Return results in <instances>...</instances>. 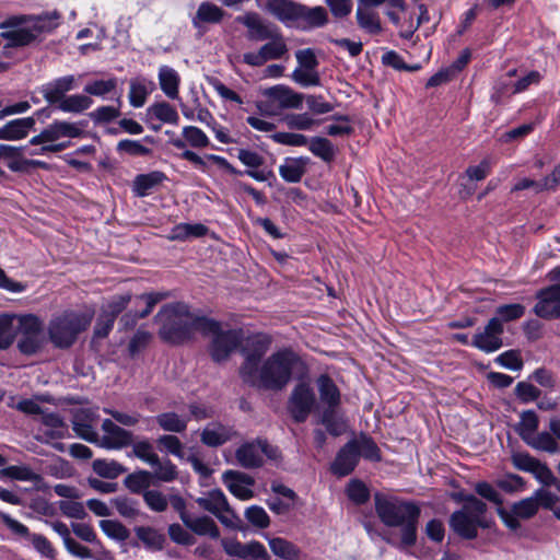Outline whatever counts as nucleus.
<instances>
[{
  "label": "nucleus",
  "instance_id": "obj_16",
  "mask_svg": "<svg viewBox=\"0 0 560 560\" xmlns=\"http://www.w3.org/2000/svg\"><path fill=\"white\" fill-rule=\"evenodd\" d=\"M535 314L545 319L560 318V284H551L536 293Z\"/></svg>",
  "mask_w": 560,
  "mask_h": 560
},
{
  "label": "nucleus",
  "instance_id": "obj_58",
  "mask_svg": "<svg viewBox=\"0 0 560 560\" xmlns=\"http://www.w3.org/2000/svg\"><path fill=\"white\" fill-rule=\"evenodd\" d=\"M525 313V307L522 304L515 303V304H505L500 305L493 318L500 319V323L504 322H511L521 318Z\"/></svg>",
  "mask_w": 560,
  "mask_h": 560
},
{
  "label": "nucleus",
  "instance_id": "obj_2",
  "mask_svg": "<svg viewBox=\"0 0 560 560\" xmlns=\"http://www.w3.org/2000/svg\"><path fill=\"white\" fill-rule=\"evenodd\" d=\"M375 512L381 522L388 527L399 528V534L390 533L383 539L398 549L411 548L417 542L420 506L413 501L375 493Z\"/></svg>",
  "mask_w": 560,
  "mask_h": 560
},
{
  "label": "nucleus",
  "instance_id": "obj_26",
  "mask_svg": "<svg viewBox=\"0 0 560 560\" xmlns=\"http://www.w3.org/2000/svg\"><path fill=\"white\" fill-rule=\"evenodd\" d=\"M102 429L104 435L101 440H98L101 446L107 448H120L131 442L130 433L127 430L118 427L109 419H105L103 421Z\"/></svg>",
  "mask_w": 560,
  "mask_h": 560
},
{
  "label": "nucleus",
  "instance_id": "obj_12",
  "mask_svg": "<svg viewBox=\"0 0 560 560\" xmlns=\"http://www.w3.org/2000/svg\"><path fill=\"white\" fill-rule=\"evenodd\" d=\"M264 95L268 98L266 105L269 108L267 110L269 115H276L279 109L302 107L303 95L287 85L279 84L269 88L264 92Z\"/></svg>",
  "mask_w": 560,
  "mask_h": 560
},
{
  "label": "nucleus",
  "instance_id": "obj_32",
  "mask_svg": "<svg viewBox=\"0 0 560 560\" xmlns=\"http://www.w3.org/2000/svg\"><path fill=\"white\" fill-rule=\"evenodd\" d=\"M185 526L199 536H209L212 539L220 537V530L215 522L209 516H189L184 522Z\"/></svg>",
  "mask_w": 560,
  "mask_h": 560
},
{
  "label": "nucleus",
  "instance_id": "obj_35",
  "mask_svg": "<svg viewBox=\"0 0 560 560\" xmlns=\"http://www.w3.org/2000/svg\"><path fill=\"white\" fill-rule=\"evenodd\" d=\"M306 163L307 159L304 158H288L279 166V174L287 183H299L305 173Z\"/></svg>",
  "mask_w": 560,
  "mask_h": 560
},
{
  "label": "nucleus",
  "instance_id": "obj_24",
  "mask_svg": "<svg viewBox=\"0 0 560 560\" xmlns=\"http://www.w3.org/2000/svg\"><path fill=\"white\" fill-rule=\"evenodd\" d=\"M300 4L293 0H266L264 10L281 23L289 25L298 22Z\"/></svg>",
  "mask_w": 560,
  "mask_h": 560
},
{
  "label": "nucleus",
  "instance_id": "obj_17",
  "mask_svg": "<svg viewBox=\"0 0 560 560\" xmlns=\"http://www.w3.org/2000/svg\"><path fill=\"white\" fill-rule=\"evenodd\" d=\"M82 135L79 124L56 120L47 126L39 135L30 140V144L55 142L60 138H77Z\"/></svg>",
  "mask_w": 560,
  "mask_h": 560
},
{
  "label": "nucleus",
  "instance_id": "obj_60",
  "mask_svg": "<svg viewBox=\"0 0 560 560\" xmlns=\"http://www.w3.org/2000/svg\"><path fill=\"white\" fill-rule=\"evenodd\" d=\"M347 494L357 504L365 503L370 498L368 487L358 479L351 480L347 486Z\"/></svg>",
  "mask_w": 560,
  "mask_h": 560
},
{
  "label": "nucleus",
  "instance_id": "obj_28",
  "mask_svg": "<svg viewBox=\"0 0 560 560\" xmlns=\"http://www.w3.org/2000/svg\"><path fill=\"white\" fill-rule=\"evenodd\" d=\"M237 159L248 167L244 173L257 182H265L271 172L259 171L258 168L264 164V158L256 151L240 149L237 151Z\"/></svg>",
  "mask_w": 560,
  "mask_h": 560
},
{
  "label": "nucleus",
  "instance_id": "obj_5",
  "mask_svg": "<svg viewBox=\"0 0 560 560\" xmlns=\"http://www.w3.org/2000/svg\"><path fill=\"white\" fill-rule=\"evenodd\" d=\"M456 499L463 501V506L451 515L450 526L459 537L475 539L479 527L491 526V521L486 517L487 504L472 494H458Z\"/></svg>",
  "mask_w": 560,
  "mask_h": 560
},
{
  "label": "nucleus",
  "instance_id": "obj_36",
  "mask_svg": "<svg viewBox=\"0 0 560 560\" xmlns=\"http://www.w3.org/2000/svg\"><path fill=\"white\" fill-rule=\"evenodd\" d=\"M159 81L161 90L168 98H177L180 78L176 70L168 66H162L159 70Z\"/></svg>",
  "mask_w": 560,
  "mask_h": 560
},
{
  "label": "nucleus",
  "instance_id": "obj_4",
  "mask_svg": "<svg viewBox=\"0 0 560 560\" xmlns=\"http://www.w3.org/2000/svg\"><path fill=\"white\" fill-rule=\"evenodd\" d=\"M160 337L170 343L179 345L190 340L196 331L214 326L210 318L195 315L185 303L164 305L159 312Z\"/></svg>",
  "mask_w": 560,
  "mask_h": 560
},
{
  "label": "nucleus",
  "instance_id": "obj_25",
  "mask_svg": "<svg viewBox=\"0 0 560 560\" xmlns=\"http://www.w3.org/2000/svg\"><path fill=\"white\" fill-rule=\"evenodd\" d=\"M77 86L74 75H65L57 78L42 88V94L49 104H59L66 98V93Z\"/></svg>",
  "mask_w": 560,
  "mask_h": 560
},
{
  "label": "nucleus",
  "instance_id": "obj_40",
  "mask_svg": "<svg viewBox=\"0 0 560 560\" xmlns=\"http://www.w3.org/2000/svg\"><path fill=\"white\" fill-rule=\"evenodd\" d=\"M93 104V100L89 95L72 94L61 100L57 107L65 113L79 114L89 109Z\"/></svg>",
  "mask_w": 560,
  "mask_h": 560
},
{
  "label": "nucleus",
  "instance_id": "obj_51",
  "mask_svg": "<svg viewBox=\"0 0 560 560\" xmlns=\"http://www.w3.org/2000/svg\"><path fill=\"white\" fill-rule=\"evenodd\" d=\"M93 470L103 478L115 479L121 475L125 469L115 460L96 459L93 463Z\"/></svg>",
  "mask_w": 560,
  "mask_h": 560
},
{
  "label": "nucleus",
  "instance_id": "obj_41",
  "mask_svg": "<svg viewBox=\"0 0 560 560\" xmlns=\"http://www.w3.org/2000/svg\"><path fill=\"white\" fill-rule=\"evenodd\" d=\"M308 150L325 162H331L335 159L336 150L330 140L323 137H313L308 140Z\"/></svg>",
  "mask_w": 560,
  "mask_h": 560
},
{
  "label": "nucleus",
  "instance_id": "obj_56",
  "mask_svg": "<svg viewBox=\"0 0 560 560\" xmlns=\"http://www.w3.org/2000/svg\"><path fill=\"white\" fill-rule=\"evenodd\" d=\"M1 477H7L13 480L32 481L37 475L27 466L12 465L0 470Z\"/></svg>",
  "mask_w": 560,
  "mask_h": 560
},
{
  "label": "nucleus",
  "instance_id": "obj_39",
  "mask_svg": "<svg viewBox=\"0 0 560 560\" xmlns=\"http://www.w3.org/2000/svg\"><path fill=\"white\" fill-rule=\"evenodd\" d=\"M350 441L355 442L354 448L359 458L362 456L363 458L371 462L381 460L380 448L370 436L362 434L359 438H354Z\"/></svg>",
  "mask_w": 560,
  "mask_h": 560
},
{
  "label": "nucleus",
  "instance_id": "obj_63",
  "mask_svg": "<svg viewBox=\"0 0 560 560\" xmlns=\"http://www.w3.org/2000/svg\"><path fill=\"white\" fill-rule=\"evenodd\" d=\"M145 504L154 512H163L167 509L168 501L166 497L158 490H147L142 492Z\"/></svg>",
  "mask_w": 560,
  "mask_h": 560
},
{
  "label": "nucleus",
  "instance_id": "obj_48",
  "mask_svg": "<svg viewBox=\"0 0 560 560\" xmlns=\"http://www.w3.org/2000/svg\"><path fill=\"white\" fill-rule=\"evenodd\" d=\"M15 322L14 315L3 314L0 316V350L8 349L14 341Z\"/></svg>",
  "mask_w": 560,
  "mask_h": 560
},
{
  "label": "nucleus",
  "instance_id": "obj_55",
  "mask_svg": "<svg viewBox=\"0 0 560 560\" xmlns=\"http://www.w3.org/2000/svg\"><path fill=\"white\" fill-rule=\"evenodd\" d=\"M118 513L125 518H135L138 515V502L126 495H120L112 500Z\"/></svg>",
  "mask_w": 560,
  "mask_h": 560
},
{
  "label": "nucleus",
  "instance_id": "obj_6",
  "mask_svg": "<svg viewBox=\"0 0 560 560\" xmlns=\"http://www.w3.org/2000/svg\"><path fill=\"white\" fill-rule=\"evenodd\" d=\"M92 319L93 313L91 312L66 311L56 315L49 322V339L57 348H70L78 336L88 329Z\"/></svg>",
  "mask_w": 560,
  "mask_h": 560
},
{
  "label": "nucleus",
  "instance_id": "obj_52",
  "mask_svg": "<svg viewBox=\"0 0 560 560\" xmlns=\"http://www.w3.org/2000/svg\"><path fill=\"white\" fill-rule=\"evenodd\" d=\"M7 166L12 172L22 173H26L31 168H49V165L44 161L24 159L21 152L18 155H15V158H13L11 161L7 162Z\"/></svg>",
  "mask_w": 560,
  "mask_h": 560
},
{
  "label": "nucleus",
  "instance_id": "obj_19",
  "mask_svg": "<svg viewBox=\"0 0 560 560\" xmlns=\"http://www.w3.org/2000/svg\"><path fill=\"white\" fill-rule=\"evenodd\" d=\"M224 551L229 556L237 557L244 560H270L265 546L256 540L247 544L237 540H223Z\"/></svg>",
  "mask_w": 560,
  "mask_h": 560
},
{
  "label": "nucleus",
  "instance_id": "obj_20",
  "mask_svg": "<svg viewBox=\"0 0 560 560\" xmlns=\"http://www.w3.org/2000/svg\"><path fill=\"white\" fill-rule=\"evenodd\" d=\"M236 22L247 27V38L249 40H267L273 38L278 32L277 26H272L265 22L256 12H247L237 16Z\"/></svg>",
  "mask_w": 560,
  "mask_h": 560
},
{
  "label": "nucleus",
  "instance_id": "obj_57",
  "mask_svg": "<svg viewBox=\"0 0 560 560\" xmlns=\"http://www.w3.org/2000/svg\"><path fill=\"white\" fill-rule=\"evenodd\" d=\"M284 121L288 128L295 130H312L318 122L306 113L290 114L284 118Z\"/></svg>",
  "mask_w": 560,
  "mask_h": 560
},
{
  "label": "nucleus",
  "instance_id": "obj_8",
  "mask_svg": "<svg viewBox=\"0 0 560 560\" xmlns=\"http://www.w3.org/2000/svg\"><path fill=\"white\" fill-rule=\"evenodd\" d=\"M18 348L23 354H34L44 345L43 322L33 314L14 315Z\"/></svg>",
  "mask_w": 560,
  "mask_h": 560
},
{
  "label": "nucleus",
  "instance_id": "obj_15",
  "mask_svg": "<svg viewBox=\"0 0 560 560\" xmlns=\"http://www.w3.org/2000/svg\"><path fill=\"white\" fill-rule=\"evenodd\" d=\"M270 42L262 45L257 52H246L243 55V61L252 67H260L268 60L280 59L287 51V44L279 33H276L273 38H269Z\"/></svg>",
  "mask_w": 560,
  "mask_h": 560
},
{
  "label": "nucleus",
  "instance_id": "obj_34",
  "mask_svg": "<svg viewBox=\"0 0 560 560\" xmlns=\"http://www.w3.org/2000/svg\"><path fill=\"white\" fill-rule=\"evenodd\" d=\"M355 19L359 27L364 32L371 35H375L382 32L380 15L372 8L358 7Z\"/></svg>",
  "mask_w": 560,
  "mask_h": 560
},
{
  "label": "nucleus",
  "instance_id": "obj_29",
  "mask_svg": "<svg viewBox=\"0 0 560 560\" xmlns=\"http://www.w3.org/2000/svg\"><path fill=\"white\" fill-rule=\"evenodd\" d=\"M34 126L35 119L33 117L10 120L0 128V139L11 141L23 139L28 135Z\"/></svg>",
  "mask_w": 560,
  "mask_h": 560
},
{
  "label": "nucleus",
  "instance_id": "obj_45",
  "mask_svg": "<svg viewBox=\"0 0 560 560\" xmlns=\"http://www.w3.org/2000/svg\"><path fill=\"white\" fill-rule=\"evenodd\" d=\"M526 444L535 450L550 454H556L560 451V446L556 439L551 433L546 431L535 434L528 442H526Z\"/></svg>",
  "mask_w": 560,
  "mask_h": 560
},
{
  "label": "nucleus",
  "instance_id": "obj_38",
  "mask_svg": "<svg viewBox=\"0 0 560 560\" xmlns=\"http://www.w3.org/2000/svg\"><path fill=\"white\" fill-rule=\"evenodd\" d=\"M147 109H149L150 119L160 120L163 124H172L177 125L179 120V116L177 110L167 102H158L150 105Z\"/></svg>",
  "mask_w": 560,
  "mask_h": 560
},
{
  "label": "nucleus",
  "instance_id": "obj_59",
  "mask_svg": "<svg viewBox=\"0 0 560 560\" xmlns=\"http://www.w3.org/2000/svg\"><path fill=\"white\" fill-rule=\"evenodd\" d=\"M495 362L509 370L520 371L523 369L524 362L518 350H508L495 358Z\"/></svg>",
  "mask_w": 560,
  "mask_h": 560
},
{
  "label": "nucleus",
  "instance_id": "obj_53",
  "mask_svg": "<svg viewBox=\"0 0 560 560\" xmlns=\"http://www.w3.org/2000/svg\"><path fill=\"white\" fill-rule=\"evenodd\" d=\"M100 527L106 536L118 541H125L129 537V530L119 522L103 520Z\"/></svg>",
  "mask_w": 560,
  "mask_h": 560
},
{
  "label": "nucleus",
  "instance_id": "obj_64",
  "mask_svg": "<svg viewBox=\"0 0 560 560\" xmlns=\"http://www.w3.org/2000/svg\"><path fill=\"white\" fill-rule=\"evenodd\" d=\"M33 545L34 549L43 557L55 559L56 550L51 542L42 534H32L27 539Z\"/></svg>",
  "mask_w": 560,
  "mask_h": 560
},
{
  "label": "nucleus",
  "instance_id": "obj_33",
  "mask_svg": "<svg viewBox=\"0 0 560 560\" xmlns=\"http://www.w3.org/2000/svg\"><path fill=\"white\" fill-rule=\"evenodd\" d=\"M224 11L220 7L205 1L198 7L192 18V24L195 27H200L202 24H217L222 21Z\"/></svg>",
  "mask_w": 560,
  "mask_h": 560
},
{
  "label": "nucleus",
  "instance_id": "obj_22",
  "mask_svg": "<svg viewBox=\"0 0 560 560\" xmlns=\"http://www.w3.org/2000/svg\"><path fill=\"white\" fill-rule=\"evenodd\" d=\"M97 416L90 409H81L74 412L72 418V429L77 436L90 443H98L100 436L94 425Z\"/></svg>",
  "mask_w": 560,
  "mask_h": 560
},
{
  "label": "nucleus",
  "instance_id": "obj_3",
  "mask_svg": "<svg viewBox=\"0 0 560 560\" xmlns=\"http://www.w3.org/2000/svg\"><path fill=\"white\" fill-rule=\"evenodd\" d=\"M61 15L57 12L43 14H16L7 18L0 23V38L7 44L3 46L0 58L12 57V48H22L40 40L43 34L51 33L59 25Z\"/></svg>",
  "mask_w": 560,
  "mask_h": 560
},
{
  "label": "nucleus",
  "instance_id": "obj_31",
  "mask_svg": "<svg viewBox=\"0 0 560 560\" xmlns=\"http://www.w3.org/2000/svg\"><path fill=\"white\" fill-rule=\"evenodd\" d=\"M298 21L304 24L305 28H319L328 23V13L323 7L308 8L300 4Z\"/></svg>",
  "mask_w": 560,
  "mask_h": 560
},
{
  "label": "nucleus",
  "instance_id": "obj_50",
  "mask_svg": "<svg viewBox=\"0 0 560 560\" xmlns=\"http://www.w3.org/2000/svg\"><path fill=\"white\" fill-rule=\"evenodd\" d=\"M292 80L303 88L320 85V77L314 68H295L291 74Z\"/></svg>",
  "mask_w": 560,
  "mask_h": 560
},
{
  "label": "nucleus",
  "instance_id": "obj_11",
  "mask_svg": "<svg viewBox=\"0 0 560 560\" xmlns=\"http://www.w3.org/2000/svg\"><path fill=\"white\" fill-rule=\"evenodd\" d=\"M288 409L295 422H304L312 411H317L313 388L306 383H299L290 395Z\"/></svg>",
  "mask_w": 560,
  "mask_h": 560
},
{
  "label": "nucleus",
  "instance_id": "obj_49",
  "mask_svg": "<svg viewBox=\"0 0 560 560\" xmlns=\"http://www.w3.org/2000/svg\"><path fill=\"white\" fill-rule=\"evenodd\" d=\"M117 79L110 78L108 80H95L89 82L83 91L88 95L104 97L107 94L116 93Z\"/></svg>",
  "mask_w": 560,
  "mask_h": 560
},
{
  "label": "nucleus",
  "instance_id": "obj_54",
  "mask_svg": "<svg viewBox=\"0 0 560 560\" xmlns=\"http://www.w3.org/2000/svg\"><path fill=\"white\" fill-rule=\"evenodd\" d=\"M158 445L161 451L174 455L178 458H184V445L176 435H162L158 439Z\"/></svg>",
  "mask_w": 560,
  "mask_h": 560
},
{
  "label": "nucleus",
  "instance_id": "obj_37",
  "mask_svg": "<svg viewBox=\"0 0 560 560\" xmlns=\"http://www.w3.org/2000/svg\"><path fill=\"white\" fill-rule=\"evenodd\" d=\"M198 505L212 513L214 516L219 512H224L228 509V499L220 489L209 491L205 497L196 499Z\"/></svg>",
  "mask_w": 560,
  "mask_h": 560
},
{
  "label": "nucleus",
  "instance_id": "obj_1",
  "mask_svg": "<svg viewBox=\"0 0 560 560\" xmlns=\"http://www.w3.org/2000/svg\"><path fill=\"white\" fill-rule=\"evenodd\" d=\"M271 345L267 335L249 338L242 349L244 362L240 376L248 385L264 390H282L291 381L299 357L291 349H281L262 360Z\"/></svg>",
  "mask_w": 560,
  "mask_h": 560
},
{
  "label": "nucleus",
  "instance_id": "obj_30",
  "mask_svg": "<svg viewBox=\"0 0 560 560\" xmlns=\"http://www.w3.org/2000/svg\"><path fill=\"white\" fill-rule=\"evenodd\" d=\"M182 137L183 139H175L172 141V144L176 149H185L187 145L195 149H203L210 144L208 136L196 126H185L182 129Z\"/></svg>",
  "mask_w": 560,
  "mask_h": 560
},
{
  "label": "nucleus",
  "instance_id": "obj_21",
  "mask_svg": "<svg viewBox=\"0 0 560 560\" xmlns=\"http://www.w3.org/2000/svg\"><path fill=\"white\" fill-rule=\"evenodd\" d=\"M316 386L319 395V402L316 404L317 411L338 409L341 402V394L332 378L327 374H322L316 378Z\"/></svg>",
  "mask_w": 560,
  "mask_h": 560
},
{
  "label": "nucleus",
  "instance_id": "obj_42",
  "mask_svg": "<svg viewBox=\"0 0 560 560\" xmlns=\"http://www.w3.org/2000/svg\"><path fill=\"white\" fill-rule=\"evenodd\" d=\"M187 417H182L175 412H164L156 417L158 424L168 432L180 433L184 432L188 423Z\"/></svg>",
  "mask_w": 560,
  "mask_h": 560
},
{
  "label": "nucleus",
  "instance_id": "obj_9",
  "mask_svg": "<svg viewBox=\"0 0 560 560\" xmlns=\"http://www.w3.org/2000/svg\"><path fill=\"white\" fill-rule=\"evenodd\" d=\"M142 462L150 465L152 469V471L142 470V490L154 485V480L171 482L177 478V467L170 459H161L158 454L151 452L150 444L144 441H142Z\"/></svg>",
  "mask_w": 560,
  "mask_h": 560
},
{
  "label": "nucleus",
  "instance_id": "obj_10",
  "mask_svg": "<svg viewBox=\"0 0 560 560\" xmlns=\"http://www.w3.org/2000/svg\"><path fill=\"white\" fill-rule=\"evenodd\" d=\"M265 457L272 460H277L280 457L279 448L270 445L266 440L244 443L235 451L237 463L246 469L261 467Z\"/></svg>",
  "mask_w": 560,
  "mask_h": 560
},
{
  "label": "nucleus",
  "instance_id": "obj_47",
  "mask_svg": "<svg viewBox=\"0 0 560 560\" xmlns=\"http://www.w3.org/2000/svg\"><path fill=\"white\" fill-rule=\"evenodd\" d=\"M271 551L285 560H295L300 557V550L292 542L283 538H272L269 540Z\"/></svg>",
  "mask_w": 560,
  "mask_h": 560
},
{
  "label": "nucleus",
  "instance_id": "obj_62",
  "mask_svg": "<svg viewBox=\"0 0 560 560\" xmlns=\"http://www.w3.org/2000/svg\"><path fill=\"white\" fill-rule=\"evenodd\" d=\"M246 520L258 528H267L270 524V518L267 512L259 505H252L245 511Z\"/></svg>",
  "mask_w": 560,
  "mask_h": 560
},
{
  "label": "nucleus",
  "instance_id": "obj_23",
  "mask_svg": "<svg viewBox=\"0 0 560 560\" xmlns=\"http://www.w3.org/2000/svg\"><path fill=\"white\" fill-rule=\"evenodd\" d=\"M354 447L355 442L349 441L339 450L330 466L335 476L345 477L354 470L360 459Z\"/></svg>",
  "mask_w": 560,
  "mask_h": 560
},
{
  "label": "nucleus",
  "instance_id": "obj_61",
  "mask_svg": "<svg viewBox=\"0 0 560 560\" xmlns=\"http://www.w3.org/2000/svg\"><path fill=\"white\" fill-rule=\"evenodd\" d=\"M336 124L328 125L325 132L331 137L349 136L353 132V127L350 124V118L346 115L335 116Z\"/></svg>",
  "mask_w": 560,
  "mask_h": 560
},
{
  "label": "nucleus",
  "instance_id": "obj_27",
  "mask_svg": "<svg viewBox=\"0 0 560 560\" xmlns=\"http://www.w3.org/2000/svg\"><path fill=\"white\" fill-rule=\"evenodd\" d=\"M235 431L220 422L208 423L200 434L201 442L209 447H218L231 441Z\"/></svg>",
  "mask_w": 560,
  "mask_h": 560
},
{
  "label": "nucleus",
  "instance_id": "obj_7",
  "mask_svg": "<svg viewBox=\"0 0 560 560\" xmlns=\"http://www.w3.org/2000/svg\"><path fill=\"white\" fill-rule=\"evenodd\" d=\"M214 326L210 329H201V334L206 337H211L208 347L211 359L221 363L226 361L230 355L238 349L243 341V332L241 329H226L223 330L221 323L211 319Z\"/></svg>",
  "mask_w": 560,
  "mask_h": 560
},
{
  "label": "nucleus",
  "instance_id": "obj_43",
  "mask_svg": "<svg viewBox=\"0 0 560 560\" xmlns=\"http://www.w3.org/2000/svg\"><path fill=\"white\" fill-rule=\"evenodd\" d=\"M40 420L44 425L50 429L51 438L62 439L68 435V427L58 413L47 412L44 409Z\"/></svg>",
  "mask_w": 560,
  "mask_h": 560
},
{
  "label": "nucleus",
  "instance_id": "obj_13",
  "mask_svg": "<svg viewBox=\"0 0 560 560\" xmlns=\"http://www.w3.org/2000/svg\"><path fill=\"white\" fill-rule=\"evenodd\" d=\"M538 512V504L533 495L522 499L512 504L511 510L497 508V513L511 530H517L521 527L520 518L529 520Z\"/></svg>",
  "mask_w": 560,
  "mask_h": 560
},
{
  "label": "nucleus",
  "instance_id": "obj_44",
  "mask_svg": "<svg viewBox=\"0 0 560 560\" xmlns=\"http://www.w3.org/2000/svg\"><path fill=\"white\" fill-rule=\"evenodd\" d=\"M319 422L326 430L334 436L341 435L346 430V424L342 418L338 416V409L322 410Z\"/></svg>",
  "mask_w": 560,
  "mask_h": 560
},
{
  "label": "nucleus",
  "instance_id": "obj_14",
  "mask_svg": "<svg viewBox=\"0 0 560 560\" xmlns=\"http://www.w3.org/2000/svg\"><path fill=\"white\" fill-rule=\"evenodd\" d=\"M504 326L498 318H490L483 330L474 335L470 346L483 351L492 353L503 347L502 335Z\"/></svg>",
  "mask_w": 560,
  "mask_h": 560
},
{
  "label": "nucleus",
  "instance_id": "obj_18",
  "mask_svg": "<svg viewBox=\"0 0 560 560\" xmlns=\"http://www.w3.org/2000/svg\"><path fill=\"white\" fill-rule=\"evenodd\" d=\"M222 481L237 499L246 501L254 498L255 479L248 474L232 469L226 470L222 474Z\"/></svg>",
  "mask_w": 560,
  "mask_h": 560
},
{
  "label": "nucleus",
  "instance_id": "obj_46",
  "mask_svg": "<svg viewBox=\"0 0 560 560\" xmlns=\"http://www.w3.org/2000/svg\"><path fill=\"white\" fill-rule=\"evenodd\" d=\"M538 417L535 411L526 410L521 415V422L517 427V432L522 440L526 443L529 441L532 436L535 435V432L538 428Z\"/></svg>",
  "mask_w": 560,
  "mask_h": 560
}]
</instances>
